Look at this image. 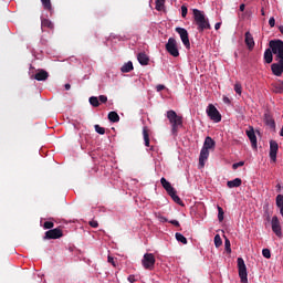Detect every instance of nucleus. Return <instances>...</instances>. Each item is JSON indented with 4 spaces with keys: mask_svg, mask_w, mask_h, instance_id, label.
<instances>
[{
    "mask_svg": "<svg viewBox=\"0 0 283 283\" xmlns=\"http://www.w3.org/2000/svg\"><path fill=\"white\" fill-rule=\"evenodd\" d=\"M193 23L197 25L198 32H205V30H211V23H209V19L205 15V12L193 9Z\"/></svg>",
    "mask_w": 283,
    "mask_h": 283,
    "instance_id": "1",
    "label": "nucleus"
},
{
    "mask_svg": "<svg viewBox=\"0 0 283 283\" xmlns=\"http://www.w3.org/2000/svg\"><path fill=\"white\" fill-rule=\"evenodd\" d=\"M167 118L172 126L171 132L174 136H177L178 129L182 127V116H179L175 111H168Z\"/></svg>",
    "mask_w": 283,
    "mask_h": 283,
    "instance_id": "2",
    "label": "nucleus"
},
{
    "mask_svg": "<svg viewBox=\"0 0 283 283\" xmlns=\"http://www.w3.org/2000/svg\"><path fill=\"white\" fill-rule=\"evenodd\" d=\"M269 48L272 49V53L275 56V61H283V41L282 40H271L269 42Z\"/></svg>",
    "mask_w": 283,
    "mask_h": 283,
    "instance_id": "3",
    "label": "nucleus"
},
{
    "mask_svg": "<svg viewBox=\"0 0 283 283\" xmlns=\"http://www.w3.org/2000/svg\"><path fill=\"white\" fill-rule=\"evenodd\" d=\"M166 51L170 56H174L177 59V56H180V51L178 50V41H176V38H169L168 42L166 43Z\"/></svg>",
    "mask_w": 283,
    "mask_h": 283,
    "instance_id": "4",
    "label": "nucleus"
},
{
    "mask_svg": "<svg viewBox=\"0 0 283 283\" xmlns=\"http://www.w3.org/2000/svg\"><path fill=\"white\" fill-rule=\"evenodd\" d=\"M237 262L241 283H249V273L247 272V264L244 263V259L238 258Z\"/></svg>",
    "mask_w": 283,
    "mask_h": 283,
    "instance_id": "5",
    "label": "nucleus"
},
{
    "mask_svg": "<svg viewBox=\"0 0 283 283\" xmlns=\"http://www.w3.org/2000/svg\"><path fill=\"white\" fill-rule=\"evenodd\" d=\"M207 116H209L210 120H213V123H220L222 120V115L220 114V111L216 108L213 104H209L206 109Z\"/></svg>",
    "mask_w": 283,
    "mask_h": 283,
    "instance_id": "6",
    "label": "nucleus"
},
{
    "mask_svg": "<svg viewBox=\"0 0 283 283\" xmlns=\"http://www.w3.org/2000/svg\"><path fill=\"white\" fill-rule=\"evenodd\" d=\"M142 265L147 271H154V266H156V256H154L153 253L144 254V258L142 260Z\"/></svg>",
    "mask_w": 283,
    "mask_h": 283,
    "instance_id": "7",
    "label": "nucleus"
},
{
    "mask_svg": "<svg viewBox=\"0 0 283 283\" xmlns=\"http://www.w3.org/2000/svg\"><path fill=\"white\" fill-rule=\"evenodd\" d=\"M175 30L176 32H178L186 50H191V42L189 41V32L187 31V29L178 27Z\"/></svg>",
    "mask_w": 283,
    "mask_h": 283,
    "instance_id": "8",
    "label": "nucleus"
},
{
    "mask_svg": "<svg viewBox=\"0 0 283 283\" xmlns=\"http://www.w3.org/2000/svg\"><path fill=\"white\" fill-rule=\"evenodd\" d=\"M59 238H63V230L61 228L51 229L44 235V240H59Z\"/></svg>",
    "mask_w": 283,
    "mask_h": 283,
    "instance_id": "9",
    "label": "nucleus"
},
{
    "mask_svg": "<svg viewBox=\"0 0 283 283\" xmlns=\"http://www.w3.org/2000/svg\"><path fill=\"white\" fill-rule=\"evenodd\" d=\"M280 149V145H277V142L270 140V158L272 163L277 161V151Z\"/></svg>",
    "mask_w": 283,
    "mask_h": 283,
    "instance_id": "10",
    "label": "nucleus"
},
{
    "mask_svg": "<svg viewBox=\"0 0 283 283\" xmlns=\"http://www.w3.org/2000/svg\"><path fill=\"white\" fill-rule=\"evenodd\" d=\"M272 231L277 238H282V226H280V219L276 216L272 218Z\"/></svg>",
    "mask_w": 283,
    "mask_h": 283,
    "instance_id": "11",
    "label": "nucleus"
},
{
    "mask_svg": "<svg viewBox=\"0 0 283 283\" xmlns=\"http://www.w3.org/2000/svg\"><path fill=\"white\" fill-rule=\"evenodd\" d=\"M279 62L273 63L271 65V70H272V74H274V76H282L283 74V60H276Z\"/></svg>",
    "mask_w": 283,
    "mask_h": 283,
    "instance_id": "12",
    "label": "nucleus"
},
{
    "mask_svg": "<svg viewBox=\"0 0 283 283\" xmlns=\"http://www.w3.org/2000/svg\"><path fill=\"white\" fill-rule=\"evenodd\" d=\"M247 136L254 149H258V137L255 136V130L253 127H250V130H247Z\"/></svg>",
    "mask_w": 283,
    "mask_h": 283,
    "instance_id": "13",
    "label": "nucleus"
},
{
    "mask_svg": "<svg viewBox=\"0 0 283 283\" xmlns=\"http://www.w3.org/2000/svg\"><path fill=\"white\" fill-rule=\"evenodd\" d=\"M209 159V149L201 148L200 156H199V165L205 167V163Z\"/></svg>",
    "mask_w": 283,
    "mask_h": 283,
    "instance_id": "14",
    "label": "nucleus"
},
{
    "mask_svg": "<svg viewBox=\"0 0 283 283\" xmlns=\"http://www.w3.org/2000/svg\"><path fill=\"white\" fill-rule=\"evenodd\" d=\"M245 45L249 50H253L255 48V41L253 40V34L251 32H245Z\"/></svg>",
    "mask_w": 283,
    "mask_h": 283,
    "instance_id": "15",
    "label": "nucleus"
},
{
    "mask_svg": "<svg viewBox=\"0 0 283 283\" xmlns=\"http://www.w3.org/2000/svg\"><path fill=\"white\" fill-rule=\"evenodd\" d=\"M272 92L274 94H283V81L277 80L276 82L272 83Z\"/></svg>",
    "mask_w": 283,
    "mask_h": 283,
    "instance_id": "16",
    "label": "nucleus"
},
{
    "mask_svg": "<svg viewBox=\"0 0 283 283\" xmlns=\"http://www.w3.org/2000/svg\"><path fill=\"white\" fill-rule=\"evenodd\" d=\"M50 77V73L45 70H40L35 75H33V78L35 81H48Z\"/></svg>",
    "mask_w": 283,
    "mask_h": 283,
    "instance_id": "17",
    "label": "nucleus"
},
{
    "mask_svg": "<svg viewBox=\"0 0 283 283\" xmlns=\"http://www.w3.org/2000/svg\"><path fill=\"white\" fill-rule=\"evenodd\" d=\"M160 184L164 187V189L167 191L168 195H170L172 191H176V188L171 186L169 181L165 177L160 179Z\"/></svg>",
    "mask_w": 283,
    "mask_h": 283,
    "instance_id": "18",
    "label": "nucleus"
},
{
    "mask_svg": "<svg viewBox=\"0 0 283 283\" xmlns=\"http://www.w3.org/2000/svg\"><path fill=\"white\" fill-rule=\"evenodd\" d=\"M137 60L140 65H149V55L145 52L137 54Z\"/></svg>",
    "mask_w": 283,
    "mask_h": 283,
    "instance_id": "19",
    "label": "nucleus"
},
{
    "mask_svg": "<svg viewBox=\"0 0 283 283\" xmlns=\"http://www.w3.org/2000/svg\"><path fill=\"white\" fill-rule=\"evenodd\" d=\"M264 123L265 125H268V127H270V129H275V119H273V116H271V114H264Z\"/></svg>",
    "mask_w": 283,
    "mask_h": 283,
    "instance_id": "20",
    "label": "nucleus"
},
{
    "mask_svg": "<svg viewBox=\"0 0 283 283\" xmlns=\"http://www.w3.org/2000/svg\"><path fill=\"white\" fill-rule=\"evenodd\" d=\"M202 148L208 150L216 149V140H213V138L210 136L206 137Z\"/></svg>",
    "mask_w": 283,
    "mask_h": 283,
    "instance_id": "21",
    "label": "nucleus"
},
{
    "mask_svg": "<svg viewBox=\"0 0 283 283\" xmlns=\"http://www.w3.org/2000/svg\"><path fill=\"white\" fill-rule=\"evenodd\" d=\"M264 62L265 63H273V50L271 46L265 50L264 55H263Z\"/></svg>",
    "mask_w": 283,
    "mask_h": 283,
    "instance_id": "22",
    "label": "nucleus"
},
{
    "mask_svg": "<svg viewBox=\"0 0 283 283\" xmlns=\"http://www.w3.org/2000/svg\"><path fill=\"white\" fill-rule=\"evenodd\" d=\"M241 186H242V179H240V178H235V179L227 182V187L229 189H233L235 187H241Z\"/></svg>",
    "mask_w": 283,
    "mask_h": 283,
    "instance_id": "23",
    "label": "nucleus"
},
{
    "mask_svg": "<svg viewBox=\"0 0 283 283\" xmlns=\"http://www.w3.org/2000/svg\"><path fill=\"white\" fill-rule=\"evenodd\" d=\"M132 70H134V63H132V61H128L120 67V72H123L124 74L132 72Z\"/></svg>",
    "mask_w": 283,
    "mask_h": 283,
    "instance_id": "24",
    "label": "nucleus"
},
{
    "mask_svg": "<svg viewBox=\"0 0 283 283\" xmlns=\"http://www.w3.org/2000/svg\"><path fill=\"white\" fill-rule=\"evenodd\" d=\"M168 196H170V198L174 200V202H176V205H180L181 207L185 206V203H182V200L180 199V197H178L176 190H174L172 192H170Z\"/></svg>",
    "mask_w": 283,
    "mask_h": 283,
    "instance_id": "25",
    "label": "nucleus"
},
{
    "mask_svg": "<svg viewBox=\"0 0 283 283\" xmlns=\"http://www.w3.org/2000/svg\"><path fill=\"white\" fill-rule=\"evenodd\" d=\"M108 120L111 122V123H118V120H120V116H118V113H116V112H109L108 113Z\"/></svg>",
    "mask_w": 283,
    "mask_h": 283,
    "instance_id": "26",
    "label": "nucleus"
},
{
    "mask_svg": "<svg viewBox=\"0 0 283 283\" xmlns=\"http://www.w3.org/2000/svg\"><path fill=\"white\" fill-rule=\"evenodd\" d=\"M276 207L280 209V213L283 217V195L276 196Z\"/></svg>",
    "mask_w": 283,
    "mask_h": 283,
    "instance_id": "27",
    "label": "nucleus"
},
{
    "mask_svg": "<svg viewBox=\"0 0 283 283\" xmlns=\"http://www.w3.org/2000/svg\"><path fill=\"white\" fill-rule=\"evenodd\" d=\"M41 25L42 28H49L50 30L54 29V24L49 19H42Z\"/></svg>",
    "mask_w": 283,
    "mask_h": 283,
    "instance_id": "28",
    "label": "nucleus"
},
{
    "mask_svg": "<svg viewBox=\"0 0 283 283\" xmlns=\"http://www.w3.org/2000/svg\"><path fill=\"white\" fill-rule=\"evenodd\" d=\"M175 238H176L177 242H181V244H187V242H188L187 238L185 235H182V233H180V232H177L175 234Z\"/></svg>",
    "mask_w": 283,
    "mask_h": 283,
    "instance_id": "29",
    "label": "nucleus"
},
{
    "mask_svg": "<svg viewBox=\"0 0 283 283\" xmlns=\"http://www.w3.org/2000/svg\"><path fill=\"white\" fill-rule=\"evenodd\" d=\"M88 103H90L93 107H98V106L101 105V102L98 101V97H96V96L90 97Z\"/></svg>",
    "mask_w": 283,
    "mask_h": 283,
    "instance_id": "30",
    "label": "nucleus"
},
{
    "mask_svg": "<svg viewBox=\"0 0 283 283\" xmlns=\"http://www.w3.org/2000/svg\"><path fill=\"white\" fill-rule=\"evenodd\" d=\"M143 136H144L145 146L149 147V130H147V128L143 129Z\"/></svg>",
    "mask_w": 283,
    "mask_h": 283,
    "instance_id": "31",
    "label": "nucleus"
},
{
    "mask_svg": "<svg viewBox=\"0 0 283 283\" xmlns=\"http://www.w3.org/2000/svg\"><path fill=\"white\" fill-rule=\"evenodd\" d=\"M155 8L158 12H161V10L165 8V0H156Z\"/></svg>",
    "mask_w": 283,
    "mask_h": 283,
    "instance_id": "32",
    "label": "nucleus"
},
{
    "mask_svg": "<svg viewBox=\"0 0 283 283\" xmlns=\"http://www.w3.org/2000/svg\"><path fill=\"white\" fill-rule=\"evenodd\" d=\"M44 10H52V1L51 0H41Z\"/></svg>",
    "mask_w": 283,
    "mask_h": 283,
    "instance_id": "33",
    "label": "nucleus"
},
{
    "mask_svg": "<svg viewBox=\"0 0 283 283\" xmlns=\"http://www.w3.org/2000/svg\"><path fill=\"white\" fill-rule=\"evenodd\" d=\"M214 247L217 249H219V247H222V238L220 237V234L214 235Z\"/></svg>",
    "mask_w": 283,
    "mask_h": 283,
    "instance_id": "34",
    "label": "nucleus"
},
{
    "mask_svg": "<svg viewBox=\"0 0 283 283\" xmlns=\"http://www.w3.org/2000/svg\"><path fill=\"white\" fill-rule=\"evenodd\" d=\"M218 220L219 222H222V220H224V210L220 206H218Z\"/></svg>",
    "mask_w": 283,
    "mask_h": 283,
    "instance_id": "35",
    "label": "nucleus"
},
{
    "mask_svg": "<svg viewBox=\"0 0 283 283\" xmlns=\"http://www.w3.org/2000/svg\"><path fill=\"white\" fill-rule=\"evenodd\" d=\"M234 92H235L237 94H239V96L242 95V84H240V82H237V83L234 84Z\"/></svg>",
    "mask_w": 283,
    "mask_h": 283,
    "instance_id": "36",
    "label": "nucleus"
},
{
    "mask_svg": "<svg viewBox=\"0 0 283 283\" xmlns=\"http://www.w3.org/2000/svg\"><path fill=\"white\" fill-rule=\"evenodd\" d=\"M95 132L97 134H99L101 136L105 135V128L104 127H101V125L96 124L95 126Z\"/></svg>",
    "mask_w": 283,
    "mask_h": 283,
    "instance_id": "37",
    "label": "nucleus"
},
{
    "mask_svg": "<svg viewBox=\"0 0 283 283\" xmlns=\"http://www.w3.org/2000/svg\"><path fill=\"white\" fill-rule=\"evenodd\" d=\"M224 247H226L227 253H231V241H229L228 238H226L224 240Z\"/></svg>",
    "mask_w": 283,
    "mask_h": 283,
    "instance_id": "38",
    "label": "nucleus"
},
{
    "mask_svg": "<svg viewBox=\"0 0 283 283\" xmlns=\"http://www.w3.org/2000/svg\"><path fill=\"white\" fill-rule=\"evenodd\" d=\"M262 255H263V258H266V260H270V258H271V250L263 249L262 250Z\"/></svg>",
    "mask_w": 283,
    "mask_h": 283,
    "instance_id": "39",
    "label": "nucleus"
},
{
    "mask_svg": "<svg viewBox=\"0 0 283 283\" xmlns=\"http://www.w3.org/2000/svg\"><path fill=\"white\" fill-rule=\"evenodd\" d=\"M43 227H44V229H54V222L45 221Z\"/></svg>",
    "mask_w": 283,
    "mask_h": 283,
    "instance_id": "40",
    "label": "nucleus"
},
{
    "mask_svg": "<svg viewBox=\"0 0 283 283\" xmlns=\"http://www.w3.org/2000/svg\"><path fill=\"white\" fill-rule=\"evenodd\" d=\"M187 12H188V9L186 6H182L181 7V17L182 19H186L187 18Z\"/></svg>",
    "mask_w": 283,
    "mask_h": 283,
    "instance_id": "41",
    "label": "nucleus"
},
{
    "mask_svg": "<svg viewBox=\"0 0 283 283\" xmlns=\"http://www.w3.org/2000/svg\"><path fill=\"white\" fill-rule=\"evenodd\" d=\"M90 227H92L93 229H98V221L96 220H92L88 222Z\"/></svg>",
    "mask_w": 283,
    "mask_h": 283,
    "instance_id": "42",
    "label": "nucleus"
},
{
    "mask_svg": "<svg viewBox=\"0 0 283 283\" xmlns=\"http://www.w3.org/2000/svg\"><path fill=\"white\" fill-rule=\"evenodd\" d=\"M239 167H244V161H239L232 165V169H238Z\"/></svg>",
    "mask_w": 283,
    "mask_h": 283,
    "instance_id": "43",
    "label": "nucleus"
},
{
    "mask_svg": "<svg viewBox=\"0 0 283 283\" xmlns=\"http://www.w3.org/2000/svg\"><path fill=\"white\" fill-rule=\"evenodd\" d=\"M107 262H108L109 264H112V266H116V261L114 260V256L108 255Z\"/></svg>",
    "mask_w": 283,
    "mask_h": 283,
    "instance_id": "44",
    "label": "nucleus"
},
{
    "mask_svg": "<svg viewBox=\"0 0 283 283\" xmlns=\"http://www.w3.org/2000/svg\"><path fill=\"white\" fill-rule=\"evenodd\" d=\"M97 99H98L99 103H107V96L106 95H99Z\"/></svg>",
    "mask_w": 283,
    "mask_h": 283,
    "instance_id": "45",
    "label": "nucleus"
},
{
    "mask_svg": "<svg viewBox=\"0 0 283 283\" xmlns=\"http://www.w3.org/2000/svg\"><path fill=\"white\" fill-rule=\"evenodd\" d=\"M269 25H270V28H275V18H270V20H269Z\"/></svg>",
    "mask_w": 283,
    "mask_h": 283,
    "instance_id": "46",
    "label": "nucleus"
},
{
    "mask_svg": "<svg viewBox=\"0 0 283 283\" xmlns=\"http://www.w3.org/2000/svg\"><path fill=\"white\" fill-rule=\"evenodd\" d=\"M170 224H174V227H180V222L178 220H170L168 221Z\"/></svg>",
    "mask_w": 283,
    "mask_h": 283,
    "instance_id": "47",
    "label": "nucleus"
},
{
    "mask_svg": "<svg viewBox=\"0 0 283 283\" xmlns=\"http://www.w3.org/2000/svg\"><path fill=\"white\" fill-rule=\"evenodd\" d=\"M163 90H165V85L158 84V85L156 86V91H157V92H163Z\"/></svg>",
    "mask_w": 283,
    "mask_h": 283,
    "instance_id": "48",
    "label": "nucleus"
},
{
    "mask_svg": "<svg viewBox=\"0 0 283 283\" xmlns=\"http://www.w3.org/2000/svg\"><path fill=\"white\" fill-rule=\"evenodd\" d=\"M128 282H130V283L136 282V276L135 275H129L128 276Z\"/></svg>",
    "mask_w": 283,
    "mask_h": 283,
    "instance_id": "49",
    "label": "nucleus"
},
{
    "mask_svg": "<svg viewBox=\"0 0 283 283\" xmlns=\"http://www.w3.org/2000/svg\"><path fill=\"white\" fill-rule=\"evenodd\" d=\"M160 222H169V220L163 216L159 217Z\"/></svg>",
    "mask_w": 283,
    "mask_h": 283,
    "instance_id": "50",
    "label": "nucleus"
},
{
    "mask_svg": "<svg viewBox=\"0 0 283 283\" xmlns=\"http://www.w3.org/2000/svg\"><path fill=\"white\" fill-rule=\"evenodd\" d=\"M247 6L244 3L240 4V12H244Z\"/></svg>",
    "mask_w": 283,
    "mask_h": 283,
    "instance_id": "51",
    "label": "nucleus"
},
{
    "mask_svg": "<svg viewBox=\"0 0 283 283\" xmlns=\"http://www.w3.org/2000/svg\"><path fill=\"white\" fill-rule=\"evenodd\" d=\"M221 25H222L221 22H217V23L214 24V30H218Z\"/></svg>",
    "mask_w": 283,
    "mask_h": 283,
    "instance_id": "52",
    "label": "nucleus"
},
{
    "mask_svg": "<svg viewBox=\"0 0 283 283\" xmlns=\"http://www.w3.org/2000/svg\"><path fill=\"white\" fill-rule=\"evenodd\" d=\"M223 102L229 104L231 103V99H229V97H223Z\"/></svg>",
    "mask_w": 283,
    "mask_h": 283,
    "instance_id": "53",
    "label": "nucleus"
},
{
    "mask_svg": "<svg viewBox=\"0 0 283 283\" xmlns=\"http://www.w3.org/2000/svg\"><path fill=\"white\" fill-rule=\"evenodd\" d=\"M64 87H65V90H71L72 85L65 84Z\"/></svg>",
    "mask_w": 283,
    "mask_h": 283,
    "instance_id": "54",
    "label": "nucleus"
},
{
    "mask_svg": "<svg viewBox=\"0 0 283 283\" xmlns=\"http://www.w3.org/2000/svg\"><path fill=\"white\" fill-rule=\"evenodd\" d=\"M279 31L281 34H283V25L279 27Z\"/></svg>",
    "mask_w": 283,
    "mask_h": 283,
    "instance_id": "55",
    "label": "nucleus"
},
{
    "mask_svg": "<svg viewBox=\"0 0 283 283\" xmlns=\"http://www.w3.org/2000/svg\"><path fill=\"white\" fill-rule=\"evenodd\" d=\"M261 14H262V17H264V9H261Z\"/></svg>",
    "mask_w": 283,
    "mask_h": 283,
    "instance_id": "56",
    "label": "nucleus"
},
{
    "mask_svg": "<svg viewBox=\"0 0 283 283\" xmlns=\"http://www.w3.org/2000/svg\"><path fill=\"white\" fill-rule=\"evenodd\" d=\"M276 187H277V189H281V188H282V186H280V185H277Z\"/></svg>",
    "mask_w": 283,
    "mask_h": 283,
    "instance_id": "57",
    "label": "nucleus"
}]
</instances>
